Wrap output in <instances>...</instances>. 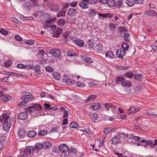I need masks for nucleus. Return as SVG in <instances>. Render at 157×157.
<instances>
[{
    "instance_id": "obj_54",
    "label": "nucleus",
    "mask_w": 157,
    "mask_h": 157,
    "mask_svg": "<svg viewBox=\"0 0 157 157\" xmlns=\"http://www.w3.org/2000/svg\"><path fill=\"white\" fill-rule=\"evenodd\" d=\"M17 67L21 69H24L26 67V66L22 64H18L17 65Z\"/></svg>"
},
{
    "instance_id": "obj_57",
    "label": "nucleus",
    "mask_w": 157,
    "mask_h": 157,
    "mask_svg": "<svg viewBox=\"0 0 157 157\" xmlns=\"http://www.w3.org/2000/svg\"><path fill=\"white\" fill-rule=\"evenodd\" d=\"M123 35H124L123 36L124 37V40L126 41H128L129 40H128V36H129L128 34L127 33H125L124 34H123Z\"/></svg>"
},
{
    "instance_id": "obj_43",
    "label": "nucleus",
    "mask_w": 157,
    "mask_h": 157,
    "mask_svg": "<svg viewBox=\"0 0 157 157\" xmlns=\"http://www.w3.org/2000/svg\"><path fill=\"white\" fill-rule=\"evenodd\" d=\"M124 79L123 77L122 76L116 78V82L119 83L121 82L122 83V82L124 80Z\"/></svg>"
},
{
    "instance_id": "obj_44",
    "label": "nucleus",
    "mask_w": 157,
    "mask_h": 157,
    "mask_svg": "<svg viewBox=\"0 0 157 157\" xmlns=\"http://www.w3.org/2000/svg\"><path fill=\"white\" fill-rule=\"evenodd\" d=\"M141 142H145L146 144L148 145H151L153 144V142L150 140H140Z\"/></svg>"
},
{
    "instance_id": "obj_4",
    "label": "nucleus",
    "mask_w": 157,
    "mask_h": 157,
    "mask_svg": "<svg viewBox=\"0 0 157 157\" xmlns=\"http://www.w3.org/2000/svg\"><path fill=\"white\" fill-rule=\"evenodd\" d=\"M50 53L54 56L57 58H58L61 55L60 50L57 48H53L51 50Z\"/></svg>"
},
{
    "instance_id": "obj_55",
    "label": "nucleus",
    "mask_w": 157,
    "mask_h": 157,
    "mask_svg": "<svg viewBox=\"0 0 157 157\" xmlns=\"http://www.w3.org/2000/svg\"><path fill=\"white\" fill-rule=\"evenodd\" d=\"M4 65L6 67H10L11 65L10 61H6Z\"/></svg>"
},
{
    "instance_id": "obj_33",
    "label": "nucleus",
    "mask_w": 157,
    "mask_h": 157,
    "mask_svg": "<svg viewBox=\"0 0 157 157\" xmlns=\"http://www.w3.org/2000/svg\"><path fill=\"white\" fill-rule=\"evenodd\" d=\"M156 12L153 10H149L146 12L147 15L148 16H155Z\"/></svg>"
},
{
    "instance_id": "obj_46",
    "label": "nucleus",
    "mask_w": 157,
    "mask_h": 157,
    "mask_svg": "<svg viewBox=\"0 0 157 157\" xmlns=\"http://www.w3.org/2000/svg\"><path fill=\"white\" fill-rule=\"evenodd\" d=\"M0 32L2 34L5 35L8 33V32L3 29H2L0 31Z\"/></svg>"
},
{
    "instance_id": "obj_15",
    "label": "nucleus",
    "mask_w": 157,
    "mask_h": 157,
    "mask_svg": "<svg viewBox=\"0 0 157 157\" xmlns=\"http://www.w3.org/2000/svg\"><path fill=\"white\" fill-rule=\"evenodd\" d=\"M87 2V0H82V1L79 3V6L82 8L86 9L88 7Z\"/></svg>"
},
{
    "instance_id": "obj_24",
    "label": "nucleus",
    "mask_w": 157,
    "mask_h": 157,
    "mask_svg": "<svg viewBox=\"0 0 157 157\" xmlns=\"http://www.w3.org/2000/svg\"><path fill=\"white\" fill-rule=\"evenodd\" d=\"M98 13V12L96 10L93 9L90 10L89 15L91 17H94Z\"/></svg>"
},
{
    "instance_id": "obj_60",
    "label": "nucleus",
    "mask_w": 157,
    "mask_h": 157,
    "mask_svg": "<svg viewBox=\"0 0 157 157\" xmlns=\"http://www.w3.org/2000/svg\"><path fill=\"white\" fill-rule=\"evenodd\" d=\"M23 94L22 95V96L21 98V99L23 101H26V98H25V94H27V92H24L23 93Z\"/></svg>"
},
{
    "instance_id": "obj_59",
    "label": "nucleus",
    "mask_w": 157,
    "mask_h": 157,
    "mask_svg": "<svg viewBox=\"0 0 157 157\" xmlns=\"http://www.w3.org/2000/svg\"><path fill=\"white\" fill-rule=\"evenodd\" d=\"M68 116V112L66 110H65L63 113V118L67 117Z\"/></svg>"
},
{
    "instance_id": "obj_35",
    "label": "nucleus",
    "mask_w": 157,
    "mask_h": 157,
    "mask_svg": "<svg viewBox=\"0 0 157 157\" xmlns=\"http://www.w3.org/2000/svg\"><path fill=\"white\" fill-rule=\"evenodd\" d=\"M43 148V145L40 143H37L35 145V148L36 150H39Z\"/></svg>"
},
{
    "instance_id": "obj_19",
    "label": "nucleus",
    "mask_w": 157,
    "mask_h": 157,
    "mask_svg": "<svg viewBox=\"0 0 157 157\" xmlns=\"http://www.w3.org/2000/svg\"><path fill=\"white\" fill-rule=\"evenodd\" d=\"M52 76L56 80H59L61 78L60 74L57 72H54L53 73Z\"/></svg>"
},
{
    "instance_id": "obj_25",
    "label": "nucleus",
    "mask_w": 157,
    "mask_h": 157,
    "mask_svg": "<svg viewBox=\"0 0 157 157\" xmlns=\"http://www.w3.org/2000/svg\"><path fill=\"white\" fill-rule=\"evenodd\" d=\"M34 98V96H33L32 95L30 94H25V98L26 101L29 102L32 101Z\"/></svg>"
},
{
    "instance_id": "obj_20",
    "label": "nucleus",
    "mask_w": 157,
    "mask_h": 157,
    "mask_svg": "<svg viewBox=\"0 0 157 157\" xmlns=\"http://www.w3.org/2000/svg\"><path fill=\"white\" fill-rule=\"evenodd\" d=\"M26 132L24 129L21 128L19 129V131L18 133L19 137L22 138L24 137L26 135Z\"/></svg>"
},
{
    "instance_id": "obj_42",
    "label": "nucleus",
    "mask_w": 157,
    "mask_h": 157,
    "mask_svg": "<svg viewBox=\"0 0 157 157\" xmlns=\"http://www.w3.org/2000/svg\"><path fill=\"white\" fill-rule=\"evenodd\" d=\"M130 137L133 139L135 141H140V137L137 136H130Z\"/></svg>"
},
{
    "instance_id": "obj_40",
    "label": "nucleus",
    "mask_w": 157,
    "mask_h": 157,
    "mask_svg": "<svg viewBox=\"0 0 157 157\" xmlns=\"http://www.w3.org/2000/svg\"><path fill=\"white\" fill-rule=\"evenodd\" d=\"M142 75L141 74L136 75L134 76L135 78L136 79L139 81H141L142 80Z\"/></svg>"
},
{
    "instance_id": "obj_38",
    "label": "nucleus",
    "mask_w": 157,
    "mask_h": 157,
    "mask_svg": "<svg viewBox=\"0 0 157 157\" xmlns=\"http://www.w3.org/2000/svg\"><path fill=\"white\" fill-rule=\"evenodd\" d=\"M65 23V21L63 19H61L58 21V24L60 26L63 25Z\"/></svg>"
},
{
    "instance_id": "obj_22",
    "label": "nucleus",
    "mask_w": 157,
    "mask_h": 157,
    "mask_svg": "<svg viewBox=\"0 0 157 157\" xmlns=\"http://www.w3.org/2000/svg\"><path fill=\"white\" fill-rule=\"evenodd\" d=\"M119 30V31L118 33V34L120 36H122L123 34L126 33V30L124 27H120Z\"/></svg>"
},
{
    "instance_id": "obj_29",
    "label": "nucleus",
    "mask_w": 157,
    "mask_h": 157,
    "mask_svg": "<svg viewBox=\"0 0 157 157\" xmlns=\"http://www.w3.org/2000/svg\"><path fill=\"white\" fill-rule=\"evenodd\" d=\"M118 135L119 136L122 138L127 137L128 136V134L122 132H119Z\"/></svg>"
},
{
    "instance_id": "obj_53",
    "label": "nucleus",
    "mask_w": 157,
    "mask_h": 157,
    "mask_svg": "<svg viewBox=\"0 0 157 157\" xmlns=\"http://www.w3.org/2000/svg\"><path fill=\"white\" fill-rule=\"evenodd\" d=\"M76 85L78 87H83L85 86L84 83L81 82H78L76 83Z\"/></svg>"
},
{
    "instance_id": "obj_30",
    "label": "nucleus",
    "mask_w": 157,
    "mask_h": 157,
    "mask_svg": "<svg viewBox=\"0 0 157 157\" xmlns=\"http://www.w3.org/2000/svg\"><path fill=\"white\" fill-rule=\"evenodd\" d=\"M126 3L129 6H132L135 3V0H127L126 1Z\"/></svg>"
},
{
    "instance_id": "obj_41",
    "label": "nucleus",
    "mask_w": 157,
    "mask_h": 157,
    "mask_svg": "<svg viewBox=\"0 0 157 157\" xmlns=\"http://www.w3.org/2000/svg\"><path fill=\"white\" fill-rule=\"evenodd\" d=\"M70 127L73 128H76L78 127V124L75 122H72L70 124Z\"/></svg>"
},
{
    "instance_id": "obj_39",
    "label": "nucleus",
    "mask_w": 157,
    "mask_h": 157,
    "mask_svg": "<svg viewBox=\"0 0 157 157\" xmlns=\"http://www.w3.org/2000/svg\"><path fill=\"white\" fill-rule=\"evenodd\" d=\"M67 55L69 56H73L76 55L75 52L72 50L68 51L67 53Z\"/></svg>"
},
{
    "instance_id": "obj_18",
    "label": "nucleus",
    "mask_w": 157,
    "mask_h": 157,
    "mask_svg": "<svg viewBox=\"0 0 157 157\" xmlns=\"http://www.w3.org/2000/svg\"><path fill=\"white\" fill-rule=\"evenodd\" d=\"M75 42L77 46L80 47H82L84 45V41L81 39H76L75 40Z\"/></svg>"
},
{
    "instance_id": "obj_13",
    "label": "nucleus",
    "mask_w": 157,
    "mask_h": 157,
    "mask_svg": "<svg viewBox=\"0 0 157 157\" xmlns=\"http://www.w3.org/2000/svg\"><path fill=\"white\" fill-rule=\"evenodd\" d=\"M63 30L62 28H59L57 30L53 32V36L54 37L58 38L59 37V35L62 33Z\"/></svg>"
},
{
    "instance_id": "obj_23",
    "label": "nucleus",
    "mask_w": 157,
    "mask_h": 157,
    "mask_svg": "<svg viewBox=\"0 0 157 157\" xmlns=\"http://www.w3.org/2000/svg\"><path fill=\"white\" fill-rule=\"evenodd\" d=\"M100 107V104L98 103H95L93 104L92 106V109L94 110L98 109Z\"/></svg>"
},
{
    "instance_id": "obj_34",
    "label": "nucleus",
    "mask_w": 157,
    "mask_h": 157,
    "mask_svg": "<svg viewBox=\"0 0 157 157\" xmlns=\"http://www.w3.org/2000/svg\"><path fill=\"white\" fill-rule=\"evenodd\" d=\"M107 3L108 6L113 7L115 6V3L113 0H108Z\"/></svg>"
},
{
    "instance_id": "obj_52",
    "label": "nucleus",
    "mask_w": 157,
    "mask_h": 157,
    "mask_svg": "<svg viewBox=\"0 0 157 157\" xmlns=\"http://www.w3.org/2000/svg\"><path fill=\"white\" fill-rule=\"evenodd\" d=\"M97 2V0H87V2L91 4H95Z\"/></svg>"
},
{
    "instance_id": "obj_5",
    "label": "nucleus",
    "mask_w": 157,
    "mask_h": 157,
    "mask_svg": "<svg viewBox=\"0 0 157 157\" xmlns=\"http://www.w3.org/2000/svg\"><path fill=\"white\" fill-rule=\"evenodd\" d=\"M125 52L123 49H120L117 50L116 55L117 57L121 59H123V56H124Z\"/></svg>"
},
{
    "instance_id": "obj_14",
    "label": "nucleus",
    "mask_w": 157,
    "mask_h": 157,
    "mask_svg": "<svg viewBox=\"0 0 157 157\" xmlns=\"http://www.w3.org/2000/svg\"><path fill=\"white\" fill-rule=\"evenodd\" d=\"M104 106L107 110H109L111 109L114 108L116 107L114 103L112 104L110 103H106L104 105Z\"/></svg>"
},
{
    "instance_id": "obj_17",
    "label": "nucleus",
    "mask_w": 157,
    "mask_h": 157,
    "mask_svg": "<svg viewBox=\"0 0 157 157\" xmlns=\"http://www.w3.org/2000/svg\"><path fill=\"white\" fill-rule=\"evenodd\" d=\"M27 116V114L26 112H22L18 115V117L19 119L24 120L26 118Z\"/></svg>"
},
{
    "instance_id": "obj_47",
    "label": "nucleus",
    "mask_w": 157,
    "mask_h": 157,
    "mask_svg": "<svg viewBox=\"0 0 157 157\" xmlns=\"http://www.w3.org/2000/svg\"><path fill=\"white\" fill-rule=\"evenodd\" d=\"M65 14V12L62 11L59 12L57 14V16L58 17H60L61 16H64Z\"/></svg>"
},
{
    "instance_id": "obj_21",
    "label": "nucleus",
    "mask_w": 157,
    "mask_h": 157,
    "mask_svg": "<svg viewBox=\"0 0 157 157\" xmlns=\"http://www.w3.org/2000/svg\"><path fill=\"white\" fill-rule=\"evenodd\" d=\"M24 6L25 8L28 10H29L30 9L33 7V6H34L33 5V4H31V2H27L25 3L24 4Z\"/></svg>"
},
{
    "instance_id": "obj_31",
    "label": "nucleus",
    "mask_w": 157,
    "mask_h": 157,
    "mask_svg": "<svg viewBox=\"0 0 157 157\" xmlns=\"http://www.w3.org/2000/svg\"><path fill=\"white\" fill-rule=\"evenodd\" d=\"M122 48L124 51H127L129 48V45L128 43L124 42L122 44Z\"/></svg>"
},
{
    "instance_id": "obj_37",
    "label": "nucleus",
    "mask_w": 157,
    "mask_h": 157,
    "mask_svg": "<svg viewBox=\"0 0 157 157\" xmlns=\"http://www.w3.org/2000/svg\"><path fill=\"white\" fill-rule=\"evenodd\" d=\"M112 130V129L110 128H104L103 132L105 134H108Z\"/></svg>"
},
{
    "instance_id": "obj_56",
    "label": "nucleus",
    "mask_w": 157,
    "mask_h": 157,
    "mask_svg": "<svg viewBox=\"0 0 157 157\" xmlns=\"http://www.w3.org/2000/svg\"><path fill=\"white\" fill-rule=\"evenodd\" d=\"M26 43L27 44L32 45L34 43V41L33 40H28L26 41Z\"/></svg>"
},
{
    "instance_id": "obj_32",
    "label": "nucleus",
    "mask_w": 157,
    "mask_h": 157,
    "mask_svg": "<svg viewBox=\"0 0 157 157\" xmlns=\"http://www.w3.org/2000/svg\"><path fill=\"white\" fill-rule=\"evenodd\" d=\"M131 83L130 82L124 79V80L122 82V85L125 86H131Z\"/></svg>"
},
{
    "instance_id": "obj_61",
    "label": "nucleus",
    "mask_w": 157,
    "mask_h": 157,
    "mask_svg": "<svg viewBox=\"0 0 157 157\" xmlns=\"http://www.w3.org/2000/svg\"><path fill=\"white\" fill-rule=\"evenodd\" d=\"M85 60L87 63H92L93 62V61L91 58H86L85 59Z\"/></svg>"
},
{
    "instance_id": "obj_2",
    "label": "nucleus",
    "mask_w": 157,
    "mask_h": 157,
    "mask_svg": "<svg viewBox=\"0 0 157 157\" xmlns=\"http://www.w3.org/2000/svg\"><path fill=\"white\" fill-rule=\"evenodd\" d=\"M42 108L40 104H35L33 105L29 106L26 108V110L28 112L32 113L35 114H38Z\"/></svg>"
},
{
    "instance_id": "obj_49",
    "label": "nucleus",
    "mask_w": 157,
    "mask_h": 157,
    "mask_svg": "<svg viewBox=\"0 0 157 157\" xmlns=\"http://www.w3.org/2000/svg\"><path fill=\"white\" fill-rule=\"evenodd\" d=\"M3 119L5 120V121H7V120L9 119V115L8 113L4 114L3 115Z\"/></svg>"
},
{
    "instance_id": "obj_9",
    "label": "nucleus",
    "mask_w": 157,
    "mask_h": 157,
    "mask_svg": "<svg viewBox=\"0 0 157 157\" xmlns=\"http://www.w3.org/2000/svg\"><path fill=\"white\" fill-rule=\"evenodd\" d=\"M59 148L61 151H68L69 149V148L67 146L64 144L60 145Z\"/></svg>"
},
{
    "instance_id": "obj_27",
    "label": "nucleus",
    "mask_w": 157,
    "mask_h": 157,
    "mask_svg": "<svg viewBox=\"0 0 157 157\" xmlns=\"http://www.w3.org/2000/svg\"><path fill=\"white\" fill-rule=\"evenodd\" d=\"M37 133L34 131H31L28 132V136L31 138H33L36 135Z\"/></svg>"
},
{
    "instance_id": "obj_16",
    "label": "nucleus",
    "mask_w": 157,
    "mask_h": 157,
    "mask_svg": "<svg viewBox=\"0 0 157 157\" xmlns=\"http://www.w3.org/2000/svg\"><path fill=\"white\" fill-rule=\"evenodd\" d=\"M120 141V139L117 136H115L112 139V144L114 145L117 144Z\"/></svg>"
},
{
    "instance_id": "obj_36",
    "label": "nucleus",
    "mask_w": 157,
    "mask_h": 157,
    "mask_svg": "<svg viewBox=\"0 0 157 157\" xmlns=\"http://www.w3.org/2000/svg\"><path fill=\"white\" fill-rule=\"evenodd\" d=\"M47 133V131L46 130H41L38 133V135L40 136H43L46 135Z\"/></svg>"
},
{
    "instance_id": "obj_48",
    "label": "nucleus",
    "mask_w": 157,
    "mask_h": 157,
    "mask_svg": "<svg viewBox=\"0 0 157 157\" xmlns=\"http://www.w3.org/2000/svg\"><path fill=\"white\" fill-rule=\"evenodd\" d=\"M122 5V2L121 1H118L116 4H115V6L117 7H121Z\"/></svg>"
},
{
    "instance_id": "obj_45",
    "label": "nucleus",
    "mask_w": 157,
    "mask_h": 157,
    "mask_svg": "<svg viewBox=\"0 0 157 157\" xmlns=\"http://www.w3.org/2000/svg\"><path fill=\"white\" fill-rule=\"evenodd\" d=\"M133 75V74L132 72H128L125 75V77L129 78H131L132 77Z\"/></svg>"
},
{
    "instance_id": "obj_28",
    "label": "nucleus",
    "mask_w": 157,
    "mask_h": 157,
    "mask_svg": "<svg viewBox=\"0 0 157 157\" xmlns=\"http://www.w3.org/2000/svg\"><path fill=\"white\" fill-rule=\"evenodd\" d=\"M65 82L68 85H72L75 82L74 80L71 78L66 79Z\"/></svg>"
},
{
    "instance_id": "obj_50",
    "label": "nucleus",
    "mask_w": 157,
    "mask_h": 157,
    "mask_svg": "<svg viewBox=\"0 0 157 157\" xmlns=\"http://www.w3.org/2000/svg\"><path fill=\"white\" fill-rule=\"evenodd\" d=\"M45 70L49 72H52L53 71V68L51 67H46L45 68Z\"/></svg>"
},
{
    "instance_id": "obj_26",
    "label": "nucleus",
    "mask_w": 157,
    "mask_h": 157,
    "mask_svg": "<svg viewBox=\"0 0 157 157\" xmlns=\"http://www.w3.org/2000/svg\"><path fill=\"white\" fill-rule=\"evenodd\" d=\"M52 146V144L48 141H45L43 143V148L47 149Z\"/></svg>"
},
{
    "instance_id": "obj_51",
    "label": "nucleus",
    "mask_w": 157,
    "mask_h": 157,
    "mask_svg": "<svg viewBox=\"0 0 157 157\" xmlns=\"http://www.w3.org/2000/svg\"><path fill=\"white\" fill-rule=\"evenodd\" d=\"M15 39L17 41H21L22 40V38L21 37L18 35H16L15 36Z\"/></svg>"
},
{
    "instance_id": "obj_6",
    "label": "nucleus",
    "mask_w": 157,
    "mask_h": 157,
    "mask_svg": "<svg viewBox=\"0 0 157 157\" xmlns=\"http://www.w3.org/2000/svg\"><path fill=\"white\" fill-rule=\"evenodd\" d=\"M77 12L76 9L70 8L68 11L67 15L69 17H72L76 16Z\"/></svg>"
},
{
    "instance_id": "obj_12",
    "label": "nucleus",
    "mask_w": 157,
    "mask_h": 157,
    "mask_svg": "<svg viewBox=\"0 0 157 157\" xmlns=\"http://www.w3.org/2000/svg\"><path fill=\"white\" fill-rule=\"evenodd\" d=\"M56 19L55 18H53L52 19H51L50 20H49L47 21H46L45 22V24L47 25V27H48L49 28H51L52 29H53V28H56V25H54L53 26H52L51 25H48L49 24L51 23L52 22H53V21H55Z\"/></svg>"
},
{
    "instance_id": "obj_58",
    "label": "nucleus",
    "mask_w": 157,
    "mask_h": 157,
    "mask_svg": "<svg viewBox=\"0 0 157 157\" xmlns=\"http://www.w3.org/2000/svg\"><path fill=\"white\" fill-rule=\"evenodd\" d=\"M60 155L61 157H67L68 155L66 153V151H61Z\"/></svg>"
},
{
    "instance_id": "obj_62",
    "label": "nucleus",
    "mask_w": 157,
    "mask_h": 157,
    "mask_svg": "<svg viewBox=\"0 0 157 157\" xmlns=\"http://www.w3.org/2000/svg\"><path fill=\"white\" fill-rule=\"evenodd\" d=\"M68 119L67 118H64L63 120L62 124L63 125H66L68 124Z\"/></svg>"
},
{
    "instance_id": "obj_1",
    "label": "nucleus",
    "mask_w": 157,
    "mask_h": 157,
    "mask_svg": "<svg viewBox=\"0 0 157 157\" xmlns=\"http://www.w3.org/2000/svg\"><path fill=\"white\" fill-rule=\"evenodd\" d=\"M35 150V148L32 147L27 146L24 151L21 152L18 157H25L26 156L27 157H33Z\"/></svg>"
},
{
    "instance_id": "obj_64",
    "label": "nucleus",
    "mask_w": 157,
    "mask_h": 157,
    "mask_svg": "<svg viewBox=\"0 0 157 157\" xmlns=\"http://www.w3.org/2000/svg\"><path fill=\"white\" fill-rule=\"evenodd\" d=\"M77 3V2L76 1H73V2L71 3L70 4L71 6L72 7H75L76 6V5Z\"/></svg>"
},
{
    "instance_id": "obj_10",
    "label": "nucleus",
    "mask_w": 157,
    "mask_h": 157,
    "mask_svg": "<svg viewBox=\"0 0 157 157\" xmlns=\"http://www.w3.org/2000/svg\"><path fill=\"white\" fill-rule=\"evenodd\" d=\"M1 98L2 100L4 102H7L9 101V99L11 98L10 96L7 95H3V93H0V97Z\"/></svg>"
},
{
    "instance_id": "obj_63",
    "label": "nucleus",
    "mask_w": 157,
    "mask_h": 157,
    "mask_svg": "<svg viewBox=\"0 0 157 157\" xmlns=\"http://www.w3.org/2000/svg\"><path fill=\"white\" fill-rule=\"evenodd\" d=\"M98 115L96 113H94L91 115V118L92 119H94V120H96L98 117Z\"/></svg>"
},
{
    "instance_id": "obj_3",
    "label": "nucleus",
    "mask_w": 157,
    "mask_h": 157,
    "mask_svg": "<svg viewBox=\"0 0 157 157\" xmlns=\"http://www.w3.org/2000/svg\"><path fill=\"white\" fill-rule=\"evenodd\" d=\"M90 42H92V44L91 43L90 44L92 46L91 47L94 50L96 51L101 52L102 51L103 49V47L102 45L100 43H94L93 41H94L92 39L90 40L89 41Z\"/></svg>"
},
{
    "instance_id": "obj_8",
    "label": "nucleus",
    "mask_w": 157,
    "mask_h": 157,
    "mask_svg": "<svg viewBox=\"0 0 157 157\" xmlns=\"http://www.w3.org/2000/svg\"><path fill=\"white\" fill-rule=\"evenodd\" d=\"M11 126L10 122L8 121H5L3 124V128L5 131H8Z\"/></svg>"
},
{
    "instance_id": "obj_7",
    "label": "nucleus",
    "mask_w": 157,
    "mask_h": 157,
    "mask_svg": "<svg viewBox=\"0 0 157 157\" xmlns=\"http://www.w3.org/2000/svg\"><path fill=\"white\" fill-rule=\"evenodd\" d=\"M105 57L108 59H113L114 56L111 51H108L105 52Z\"/></svg>"
},
{
    "instance_id": "obj_11",
    "label": "nucleus",
    "mask_w": 157,
    "mask_h": 157,
    "mask_svg": "<svg viewBox=\"0 0 157 157\" xmlns=\"http://www.w3.org/2000/svg\"><path fill=\"white\" fill-rule=\"evenodd\" d=\"M140 108L137 107H131L128 110V113L129 114H133V113L136 112L140 110Z\"/></svg>"
}]
</instances>
